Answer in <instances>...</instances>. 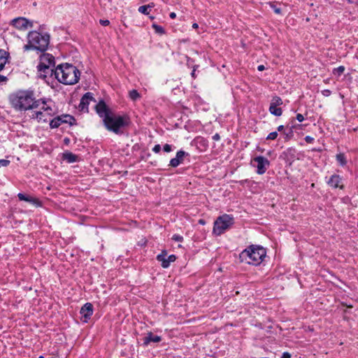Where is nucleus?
I'll return each instance as SVG.
<instances>
[{
    "label": "nucleus",
    "mask_w": 358,
    "mask_h": 358,
    "mask_svg": "<svg viewBox=\"0 0 358 358\" xmlns=\"http://www.w3.org/2000/svg\"><path fill=\"white\" fill-rule=\"evenodd\" d=\"M38 358H45V357L43 355H41Z\"/></svg>",
    "instance_id": "603ef678"
},
{
    "label": "nucleus",
    "mask_w": 358,
    "mask_h": 358,
    "mask_svg": "<svg viewBox=\"0 0 358 358\" xmlns=\"http://www.w3.org/2000/svg\"><path fill=\"white\" fill-rule=\"evenodd\" d=\"M341 182V178L340 176L334 174L332 175L329 180H328L327 183L329 186H331L333 188H343V185H340V183Z\"/></svg>",
    "instance_id": "a211bd4d"
},
{
    "label": "nucleus",
    "mask_w": 358,
    "mask_h": 358,
    "mask_svg": "<svg viewBox=\"0 0 358 358\" xmlns=\"http://www.w3.org/2000/svg\"><path fill=\"white\" fill-rule=\"evenodd\" d=\"M199 223L203 225L206 224V222L204 220L201 219L199 220Z\"/></svg>",
    "instance_id": "09e8293b"
},
{
    "label": "nucleus",
    "mask_w": 358,
    "mask_h": 358,
    "mask_svg": "<svg viewBox=\"0 0 358 358\" xmlns=\"http://www.w3.org/2000/svg\"><path fill=\"white\" fill-rule=\"evenodd\" d=\"M17 197L19 200L29 202L36 206H41V202L39 201L38 199L31 196L29 195H26L23 193H18Z\"/></svg>",
    "instance_id": "dca6fc26"
},
{
    "label": "nucleus",
    "mask_w": 358,
    "mask_h": 358,
    "mask_svg": "<svg viewBox=\"0 0 358 358\" xmlns=\"http://www.w3.org/2000/svg\"><path fill=\"white\" fill-rule=\"evenodd\" d=\"M189 154L183 150H180L177 152L176 157L180 161V163H182L184 161V158L186 156H188Z\"/></svg>",
    "instance_id": "393cba45"
},
{
    "label": "nucleus",
    "mask_w": 358,
    "mask_h": 358,
    "mask_svg": "<svg viewBox=\"0 0 358 358\" xmlns=\"http://www.w3.org/2000/svg\"><path fill=\"white\" fill-rule=\"evenodd\" d=\"M99 23L102 25V26H108L110 24V21L108 20H99Z\"/></svg>",
    "instance_id": "e433bc0d"
},
{
    "label": "nucleus",
    "mask_w": 358,
    "mask_h": 358,
    "mask_svg": "<svg viewBox=\"0 0 358 358\" xmlns=\"http://www.w3.org/2000/svg\"><path fill=\"white\" fill-rule=\"evenodd\" d=\"M304 139L308 143H312L314 141V138L310 136H306Z\"/></svg>",
    "instance_id": "c9c22d12"
},
{
    "label": "nucleus",
    "mask_w": 358,
    "mask_h": 358,
    "mask_svg": "<svg viewBox=\"0 0 358 358\" xmlns=\"http://www.w3.org/2000/svg\"><path fill=\"white\" fill-rule=\"evenodd\" d=\"M268 4L273 9L274 12L276 14H280L281 13V9L280 8H277L273 3L269 2Z\"/></svg>",
    "instance_id": "2f4dec72"
},
{
    "label": "nucleus",
    "mask_w": 358,
    "mask_h": 358,
    "mask_svg": "<svg viewBox=\"0 0 358 358\" xmlns=\"http://www.w3.org/2000/svg\"><path fill=\"white\" fill-rule=\"evenodd\" d=\"M273 106H278L282 104V100L279 96H274L273 97L271 103Z\"/></svg>",
    "instance_id": "bb28decb"
},
{
    "label": "nucleus",
    "mask_w": 358,
    "mask_h": 358,
    "mask_svg": "<svg viewBox=\"0 0 358 358\" xmlns=\"http://www.w3.org/2000/svg\"><path fill=\"white\" fill-rule=\"evenodd\" d=\"M234 224L232 215L224 214L219 216L214 222L213 232L216 236H220Z\"/></svg>",
    "instance_id": "423d86ee"
},
{
    "label": "nucleus",
    "mask_w": 358,
    "mask_h": 358,
    "mask_svg": "<svg viewBox=\"0 0 358 358\" xmlns=\"http://www.w3.org/2000/svg\"><path fill=\"white\" fill-rule=\"evenodd\" d=\"M257 69H258V71H262L264 70V66L259 65V66H258Z\"/></svg>",
    "instance_id": "a18cd8bd"
},
{
    "label": "nucleus",
    "mask_w": 358,
    "mask_h": 358,
    "mask_svg": "<svg viewBox=\"0 0 358 358\" xmlns=\"http://www.w3.org/2000/svg\"><path fill=\"white\" fill-rule=\"evenodd\" d=\"M283 129H284V126L283 125H280L277 128L278 131H282Z\"/></svg>",
    "instance_id": "de8ad7c7"
},
{
    "label": "nucleus",
    "mask_w": 358,
    "mask_h": 358,
    "mask_svg": "<svg viewBox=\"0 0 358 358\" xmlns=\"http://www.w3.org/2000/svg\"><path fill=\"white\" fill-rule=\"evenodd\" d=\"M213 139L214 141H219L220 139V136L219 134H215V135L213 136Z\"/></svg>",
    "instance_id": "79ce46f5"
},
{
    "label": "nucleus",
    "mask_w": 358,
    "mask_h": 358,
    "mask_svg": "<svg viewBox=\"0 0 358 358\" xmlns=\"http://www.w3.org/2000/svg\"><path fill=\"white\" fill-rule=\"evenodd\" d=\"M166 251L162 250V253L157 256V259L162 262V266L164 268H168L171 262H174L176 257L174 255H171L166 258Z\"/></svg>",
    "instance_id": "ddd939ff"
},
{
    "label": "nucleus",
    "mask_w": 358,
    "mask_h": 358,
    "mask_svg": "<svg viewBox=\"0 0 358 358\" xmlns=\"http://www.w3.org/2000/svg\"><path fill=\"white\" fill-rule=\"evenodd\" d=\"M129 123V117L126 115H115L112 113L110 116L106 117V120H103L105 127L108 131H113L116 134H122L121 129L127 127Z\"/></svg>",
    "instance_id": "39448f33"
},
{
    "label": "nucleus",
    "mask_w": 358,
    "mask_h": 358,
    "mask_svg": "<svg viewBox=\"0 0 358 358\" xmlns=\"http://www.w3.org/2000/svg\"><path fill=\"white\" fill-rule=\"evenodd\" d=\"M281 358H291V355L287 352H285L282 353Z\"/></svg>",
    "instance_id": "a19ab883"
},
{
    "label": "nucleus",
    "mask_w": 358,
    "mask_h": 358,
    "mask_svg": "<svg viewBox=\"0 0 358 358\" xmlns=\"http://www.w3.org/2000/svg\"><path fill=\"white\" fill-rule=\"evenodd\" d=\"M152 150L153 152H155V153H158L160 152L161 150V146L160 145L157 144V145H155L154 146V148H152Z\"/></svg>",
    "instance_id": "4c0bfd02"
},
{
    "label": "nucleus",
    "mask_w": 358,
    "mask_h": 358,
    "mask_svg": "<svg viewBox=\"0 0 358 358\" xmlns=\"http://www.w3.org/2000/svg\"><path fill=\"white\" fill-rule=\"evenodd\" d=\"M195 71H196V69L195 68H194L193 71H192L191 73V76L193 78H196V74H195Z\"/></svg>",
    "instance_id": "49530a36"
},
{
    "label": "nucleus",
    "mask_w": 358,
    "mask_h": 358,
    "mask_svg": "<svg viewBox=\"0 0 358 358\" xmlns=\"http://www.w3.org/2000/svg\"><path fill=\"white\" fill-rule=\"evenodd\" d=\"M172 239L175 241L178 242H182L183 241V237L179 234H174L172 236Z\"/></svg>",
    "instance_id": "473e14b6"
},
{
    "label": "nucleus",
    "mask_w": 358,
    "mask_h": 358,
    "mask_svg": "<svg viewBox=\"0 0 358 358\" xmlns=\"http://www.w3.org/2000/svg\"><path fill=\"white\" fill-rule=\"evenodd\" d=\"M27 39L28 43L23 47L24 51L36 50L43 52L48 49L50 43L48 34H42L36 31H30L28 34Z\"/></svg>",
    "instance_id": "20e7f679"
},
{
    "label": "nucleus",
    "mask_w": 358,
    "mask_h": 358,
    "mask_svg": "<svg viewBox=\"0 0 358 358\" xmlns=\"http://www.w3.org/2000/svg\"><path fill=\"white\" fill-rule=\"evenodd\" d=\"M152 27L155 30V31L157 33H159V34H163L165 33L164 29L162 27H161V26H159L158 24H152Z\"/></svg>",
    "instance_id": "cd10ccee"
},
{
    "label": "nucleus",
    "mask_w": 358,
    "mask_h": 358,
    "mask_svg": "<svg viewBox=\"0 0 358 358\" xmlns=\"http://www.w3.org/2000/svg\"><path fill=\"white\" fill-rule=\"evenodd\" d=\"M192 27H193L194 29H197V28L199 27V25H198V24H197V23H194V24H192Z\"/></svg>",
    "instance_id": "8fccbe9b"
},
{
    "label": "nucleus",
    "mask_w": 358,
    "mask_h": 358,
    "mask_svg": "<svg viewBox=\"0 0 358 358\" xmlns=\"http://www.w3.org/2000/svg\"><path fill=\"white\" fill-rule=\"evenodd\" d=\"M278 136V131L271 132L266 137V140H275Z\"/></svg>",
    "instance_id": "7c9ffc66"
},
{
    "label": "nucleus",
    "mask_w": 358,
    "mask_h": 358,
    "mask_svg": "<svg viewBox=\"0 0 358 358\" xmlns=\"http://www.w3.org/2000/svg\"><path fill=\"white\" fill-rule=\"evenodd\" d=\"M162 341V337L159 336L154 335L151 331L147 334V336L143 338V345L147 346L151 342L159 343Z\"/></svg>",
    "instance_id": "f3484780"
},
{
    "label": "nucleus",
    "mask_w": 358,
    "mask_h": 358,
    "mask_svg": "<svg viewBox=\"0 0 358 358\" xmlns=\"http://www.w3.org/2000/svg\"><path fill=\"white\" fill-rule=\"evenodd\" d=\"M8 53L2 49H0V71L3 70L8 61Z\"/></svg>",
    "instance_id": "aec40b11"
},
{
    "label": "nucleus",
    "mask_w": 358,
    "mask_h": 358,
    "mask_svg": "<svg viewBox=\"0 0 358 358\" xmlns=\"http://www.w3.org/2000/svg\"><path fill=\"white\" fill-rule=\"evenodd\" d=\"M336 160L341 166H345L347 164V160L343 153L337 154Z\"/></svg>",
    "instance_id": "b1692460"
},
{
    "label": "nucleus",
    "mask_w": 358,
    "mask_h": 358,
    "mask_svg": "<svg viewBox=\"0 0 358 358\" xmlns=\"http://www.w3.org/2000/svg\"><path fill=\"white\" fill-rule=\"evenodd\" d=\"M253 162L257 163V173L262 175L266 173L267 169L270 165V162L268 159L263 156H257L253 159Z\"/></svg>",
    "instance_id": "9d476101"
},
{
    "label": "nucleus",
    "mask_w": 358,
    "mask_h": 358,
    "mask_svg": "<svg viewBox=\"0 0 358 358\" xmlns=\"http://www.w3.org/2000/svg\"><path fill=\"white\" fill-rule=\"evenodd\" d=\"M269 112L275 116H280L282 113L281 108H278V106H273L271 104H270L269 106Z\"/></svg>",
    "instance_id": "4be33fe9"
},
{
    "label": "nucleus",
    "mask_w": 358,
    "mask_h": 358,
    "mask_svg": "<svg viewBox=\"0 0 358 358\" xmlns=\"http://www.w3.org/2000/svg\"><path fill=\"white\" fill-rule=\"evenodd\" d=\"M322 94L324 96H329L331 95V92L329 90H324L322 91Z\"/></svg>",
    "instance_id": "58836bf2"
},
{
    "label": "nucleus",
    "mask_w": 358,
    "mask_h": 358,
    "mask_svg": "<svg viewBox=\"0 0 358 358\" xmlns=\"http://www.w3.org/2000/svg\"><path fill=\"white\" fill-rule=\"evenodd\" d=\"M129 98L133 101H136L138 99L141 97L140 94L136 90H132L129 92Z\"/></svg>",
    "instance_id": "a878e982"
},
{
    "label": "nucleus",
    "mask_w": 358,
    "mask_h": 358,
    "mask_svg": "<svg viewBox=\"0 0 358 358\" xmlns=\"http://www.w3.org/2000/svg\"><path fill=\"white\" fill-rule=\"evenodd\" d=\"M55 66V57L48 53H43L40 56V62L37 66L38 71L49 70V67Z\"/></svg>",
    "instance_id": "6e6552de"
},
{
    "label": "nucleus",
    "mask_w": 358,
    "mask_h": 358,
    "mask_svg": "<svg viewBox=\"0 0 358 358\" xmlns=\"http://www.w3.org/2000/svg\"><path fill=\"white\" fill-rule=\"evenodd\" d=\"M52 358H56V357H52Z\"/></svg>",
    "instance_id": "864d4df0"
},
{
    "label": "nucleus",
    "mask_w": 358,
    "mask_h": 358,
    "mask_svg": "<svg viewBox=\"0 0 358 358\" xmlns=\"http://www.w3.org/2000/svg\"><path fill=\"white\" fill-rule=\"evenodd\" d=\"M163 150L166 152H169L172 150L171 145L169 144H165L163 147Z\"/></svg>",
    "instance_id": "f704fd0d"
},
{
    "label": "nucleus",
    "mask_w": 358,
    "mask_h": 358,
    "mask_svg": "<svg viewBox=\"0 0 358 358\" xmlns=\"http://www.w3.org/2000/svg\"><path fill=\"white\" fill-rule=\"evenodd\" d=\"M10 164V161L7 159H0V167L8 166Z\"/></svg>",
    "instance_id": "72a5a7b5"
},
{
    "label": "nucleus",
    "mask_w": 358,
    "mask_h": 358,
    "mask_svg": "<svg viewBox=\"0 0 358 358\" xmlns=\"http://www.w3.org/2000/svg\"><path fill=\"white\" fill-rule=\"evenodd\" d=\"M40 110L32 113L31 117L36 119L38 122H46L55 115V111L52 107L48 104V102L41 99Z\"/></svg>",
    "instance_id": "0eeeda50"
},
{
    "label": "nucleus",
    "mask_w": 358,
    "mask_h": 358,
    "mask_svg": "<svg viewBox=\"0 0 358 358\" xmlns=\"http://www.w3.org/2000/svg\"><path fill=\"white\" fill-rule=\"evenodd\" d=\"M169 16L171 19H174L176 17V14L175 13L172 12L170 13Z\"/></svg>",
    "instance_id": "c03bdc74"
},
{
    "label": "nucleus",
    "mask_w": 358,
    "mask_h": 358,
    "mask_svg": "<svg viewBox=\"0 0 358 358\" xmlns=\"http://www.w3.org/2000/svg\"><path fill=\"white\" fill-rule=\"evenodd\" d=\"M63 159L69 163H73L78 161L79 157L71 152H66L63 154Z\"/></svg>",
    "instance_id": "6ab92c4d"
},
{
    "label": "nucleus",
    "mask_w": 358,
    "mask_h": 358,
    "mask_svg": "<svg viewBox=\"0 0 358 358\" xmlns=\"http://www.w3.org/2000/svg\"><path fill=\"white\" fill-rule=\"evenodd\" d=\"M7 80V78L4 76L0 75V83Z\"/></svg>",
    "instance_id": "37998d69"
},
{
    "label": "nucleus",
    "mask_w": 358,
    "mask_h": 358,
    "mask_svg": "<svg viewBox=\"0 0 358 358\" xmlns=\"http://www.w3.org/2000/svg\"><path fill=\"white\" fill-rule=\"evenodd\" d=\"M54 66L49 67V70L47 71H42V72H39L40 77H43L45 78L48 75L50 76H52L54 75L55 69H53Z\"/></svg>",
    "instance_id": "5701e85b"
},
{
    "label": "nucleus",
    "mask_w": 358,
    "mask_h": 358,
    "mask_svg": "<svg viewBox=\"0 0 358 358\" xmlns=\"http://www.w3.org/2000/svg\"><path fill=\"white\" fill-rule=\"evenodd\" d=\"M80 313L83 317V322H87L93 314V306L90 303H86L80 309Z\"/></svg>",
    "instance_id": "2eb2a0df"
},
{
    "label": "nucleus",
    "mask_w": 358,
    "mask_h": 358,
    "mask_svg": "<svg viewBox=\"0 0 358 358\" xmlns=\"http://www.w3.org/2000/svg\"><path fill=\"white\" fill-rule=\"evenodd\" d=\"M62 123H68L70 125H73L76 124V119L74 118V117L70 115L57 116L50 120V126L51 128H57Z\"/></svg>",
    "instance_id": "1a4fd4ad"
},
{
    "label": "nucleus",
    "mask_w": 358,
    "mask_h": 358,
    "mask_svg": "<svg viewBox=\"0 0 358 358\" xmlns=\"http://www.w3.org/2000/svg\"><path fill=\"white\" fill-rule=\"evenodd\" d=\"M10 24L15 28L20 30H24L27 29L29 26L30 27L33 26V23L29 21L27 18L22 17L13 19L11 21Z\"/></svg>",
    "instance_id": "f8f14e48"
},
{
    "label": "nucleus",
    "mask_w": 358,
    "mask_h": 358,
    "mask_svg": "<svg viewBox=\"0 0 358 358\" xmlns=\"http://www.w3.org/2000/svg\"><path fill=\"white\" fill-rule=\"evenodd\" d=\"M345 71V67L343 66H340L338 68L334 69V74H337L338 76L341 75Z\"/></svg>",
    "instance_id": "c756f323"
},
{
    "label": "nucleus",
    "mask_w": 358,
    "mask_h": 358,
    "mask_svg": "<svg viewBox=\"0 0 358 358\" xmlns=\"http://www.w3.org/2000/svg\"><path fill=\"white\" fill-rule=\"evenodd\" d=\"M12 107L18 111H26L40 106L41 99H36L33 90H18L9 96Z\"/></svg>",
    "instance_id": "f257e3e1"
},
{
    "label": "nucleus",
    "mask_w": 358,
    "mask_h": 358,
    "mask_svg": "<svg viewBox=\"0 0 358 358\" xmlns=\"http://www.w3.org/2000/svg\"><path fill=\"white\" fill-rule=\"evenodd\" d=\"M266 254V252L263 247L251 245L240 253L239 259L241 262L257 266L263 261Z\"/></svg>",
    "instance_id": "7ed1b4c3"
},
{
    "label": "nucleus",
    "mask_w": 358,
    "mask_h": 358,
    "mask_svg": "<svg viewBox=\"0 0 358 358\" xmlns=\"http://www.w3.org/2000/svg\"><path fill=\"white\" fill-rule=\"evenodd\" d=\"M55 78L64 85H74L80 79V72L73 65L68 63L58 65L54 71Z\"/></svg>",
    "instance_id": "f03ea898"
},
{
    "label": "nucleus",
    "mask_w": 358,
    "mask_h": 358,
    "mask_svg": "<svg viewBox=\"0 0 358 358\" xmlns=\"http://www.w3.org/2000/svg\"><path fill=\"white\" fill-rule=\"evenodd\" d=\"M155 6L153 3H149L148 5L141 6L138 8V10L139 13L148 15L150 13L149 10Z\"/></svg>",
    "instance_id": "412c9836"
},
{
    "label": "nucleus",
    "mask_w": 358,
    "mask_h": 358,
    "mask_svg": "<svg viewBox=\"0 0 358 358\" xmlns=\"http://www.w3.org/2000/svg\"><path fill=\"white\" fill-rule=\"evenodd\" d=\"M296 120H297L299 122H303V120H304L303 115L302 114H300V113H298V114L296 115Z\"/></svg>",
    "instance_id": "ea45409f"
},
{
    "label": "nucleus",
    "mask_w": 358,
    "mask_h": 358,
    "mask_svg": "<svg viewBox=\"0 0 358 358\" xmlns=\"http://www.w3.org/2000/svg\"><path fill=\"white\" fill-rule=\"evenodd\" d=\"M69 139L68 138H64V143L66 144L69 143Z\"/></svg>",
    "instance_id": "3c124183"
},
{
    "label": "nucleus",
    "mask_w": 358,
    "mask_h": 358,
    "mask_svg": "<svg viewBox=\"0 0 358 358\" xmlns=\"http://www.w3.org/2000/svg\"><path fill=\"white\" fill-rule=\"evenodd\" d=\"M90 101L96 102L93 97V94L91 92L85 93L80 99L79 104V109L81 111L88 112L89 104Z\"/></svg>",
    "instance_id": "4468645a"
},
{
    "label": "nucleus",
    "mask_w": 358,
    "mask_h": 358,
    "mask_svg": "<svg viewBox=\"0 0 358 358\" xmlns=\"http://www.w3.org/2000/svg\"><path fill=\"white\" fill-rule=\"evenodd\" d=\"M95 110L103 120H106V117L110 116L113 113L111 110L102 99H101L95 106Z\"/></svg>",
    "instance_id": "9b49d317"
},
{
    "label": "nucleus",
    "mask_w": 358,
    "mask_h": 358,
    "mask_svg": "<svg viewBox=\"0 0 358 358\" xmlns=\"http://www.w3.org/2000/svg\"><path fill=\"white\" fill-rule=\"evenodd\" d=\"M180 164V161L176 158L174 157L170 160L169 166L171 167H177Z\"/></svg>",
    "instance_id": "c85d7f7f"
}]
</instances>
